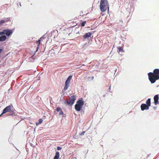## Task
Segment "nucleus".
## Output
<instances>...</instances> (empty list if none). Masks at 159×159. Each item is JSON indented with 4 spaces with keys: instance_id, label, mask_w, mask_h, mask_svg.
I'll use <instances>...</instances> for the list:
<instances>
[{
    "instance_id": "f257e3e1",
    "label": "nucleus",
    "mask_w": 159,
    "mask_h": 159,
    "mask_svg": "<svg viewBox=\"0 0 159 159\" xmlns=\"http://www.w3.org/2000/svg\"><path fill=\"white\" fill-rule=\"evenodd\" d=\"M154 73L149 72L148 73V78L151 83H155L156 80L159 79V69H156L154 70Z\"/></svg>"
},
{
    "instance_id": "f03ea898",
    "label": "nucleus",
    "mask_w": 159,
    "mask_h": 159,
    "mask_svg": "<svg viewBox=\"0 0 159 159\" xmlns=\"http://www.w3.org/2000/svg\"><path fill=\"white\" fill-rule=\"evenodd\" d=\"M109 7L107 0H101L100 2V8L101 11L103 12H105Z\"/></svg>"
},
{
    "instance_id": "7ed1b4c3",
    "label": "nucleus",
    "mask_w": 159,
    "mask_h": 159,
    "mask_svg": "<svg viewBox=\"0 0 159 159\" xmlns=\"http://www.w3.org/2000/svg\"><path fill=\"white\" fill-rule=\"evenodd\" d=\"M76 95H73L70 98V100L69 101L67 100L65 101L64 103L65 104H67L69 106L72 105L74 103L75 100L76 99Z\"/></svg>"
},
{
    "instance_id": "20e7f679",
    "label": "nucleus",
    "mask_w": 159,
    "mask_h": 159,
    "mask_svg": "<svg viewBox=\"0 0 159 159\" xmlns=\"http://www.w3.org/2000/svg\"><path fill=\"white\" fill-rule=\"evenodd\" d=\"M72 76H70L66 80L65 84V86L64 87V90L65 91L66 90L68 87L69 86V84L70 82V80L72 78Z\"/></svg>"
},
{
    "instance_id": "39448f33",
    "label": "nucleus",
    "mask_w": 159,
    "mask_h": 159,
    "mask_svg": "<svg viewBox=\"0 0 159 159\" xmlns=\"http://www.w3.org/2000/svg\"><path fill=\"white\" fill-rule=\"evenodd\" d=\"M11 109V107L10 106H8L7 107L5 108L3 110V111L2 112V114L1 115L7 112L10 111V113H11V111H10Z\"/></svg>"
},
{
    "instance_id": "423d86ee",
    "label": "nucleus",
    "mask_w": 159,
    "mask_h": 159,
    "mask_svg": "<svg viewBox=\"0 0 159 159\" xmlns=\"http://www.w3.org/2000/svg\"><path fill=\"white\" fill-rule=\"evenodd\" d=\"M141 109L142 111L144 110H147L149 109V107L145 104H142L141 106Z\"/></svg>"
},
{
    "instance_id": "0eeeda50",
    "label": "nucleus",
    "mask_w": 159,
    "mask_h": 159,
    "mask_svg": "<svg viewBox=\"0 0 159 159\" xmlns=\"http://www.w3.org/2000/svg\"><path fill=\"white\" fill-rule=\"evenodd\" d=\"M5 34L7 36H10L12 33L11 30L8 29L5 30Z\"/></svg>"
},
{
    "instance_id": "6e6552de",
    "label": "nucleus",
    "mask_w": 159,
    "mask_h": 159,
    "mask_svg": "<svg viewBox=\"0 0 159 159\" xmlns=\"http://www.w3.org/2000/svg\"><path fill=\"white\" fill-rule=\"evenodd\" d=\"M84 102L82 100H79L77 102V104L82 107L84 104Z\"/></svg>"
},
{
    "instance_id": "1a4fd4ad",
    "label": "nucleus",
    "mask_w": 159,
    "mask_h": 159,
    "mask_svg": "<svg viewBox=\"0 0 159 159\" xmlns=\"http://www.w3.org/2000/svg\"><path fill=\"white\" fill-rule=\"evenodd\" d=\"M75 109L77 111H80L81 110V108L82 107L77 104L75 105Z\"/></svg>"
},
{
    "instance_id": "9d476101",
    "label": "nucleus",
    "mask_w": 159,
    "mask_h": 159,
    "mask_svg": "<svg viewBox=\"0 0 159 159\" xmlns=\"http://www.w3.org/2000/svg\"><path fill=\"white\" fill-rule=\"evenodd\" d=\"M92 35V33L90 32H88L85 34V35L83 36L84 39H86L88 38L91 36Z\"/></svg>"
},
{
    "instance_id": "9b49d317",
    "label": "nucleus",
    "mask_w": 159,
    "mask_h": 159,
    "mask_svg": "<svg viewBox=\"0 0 159 159\" xmlns=\"http://www.w3.org/2000/svg\"><path fill=\"white\" fill-rule=\"evenodd\" d=\"M7 39V37L5 35H2L0 37V41H5Z\"/></svg>"
},
{
    "instance_id": "f8f14e48",
    "label": "nucleus",
    "mask_w": 159,
    "mask_h": 159,
    "mask_svg": "<svg viewBox=\"0 0 159 159\" xmlns=\"http://www.w3.org/2000/svg\"><path fill=\"white\" fill-rule=\"evenodd\" d=\"M151 99L148 98L146 102V103L147 104V105L149 107L151 105V102H150Z\"/></svg>"
},
{
    "instance_id": "ddd939ff",
    "label": "nucleus",
    "mask_w": 159,
    "mask_h": 159,
    "mask_svg": "<svg viewBox=\"0 0 159 159\" xmlns=\"http://www.w3.org/2000/svg\"><path fill=\"white\" fill-rule=\"evenodd\" d=\"M59 157V152H56V155L54 157V159H58Z\"/></svg>"
},
{
    "instance_id": "4468645a",
    "label": "nucleus",
    "mask_w": 159,
    "mask_h": 159,
    "mask_svg": "<svg viewBox=\"0 0 159 159\" xmlns=\"http://www.w3.org/2000/svg\"><path fill=\"white\" fill-rule=\"evenodd\" d=\"M159 99L158 95H156L154 97V100L158 101Z\"/></svg>"
},
{
    "instance_id": "2eb2a0df",
    "label": "nucleus",
    "mask_w": 159,
    "mask_h": 159,
    "mask_svg": "<svg viewBox=\"0 0 159 159\" xmlns=\"http://www.w3.org/2000/svg\"><path fill=\"white\" fill-rule=\"evenodd\" d=\"M3 34H5V30H3L2 31L0 32V35H2Z\"/></svg>"
},
{
    "instance_id": "dca6fc26",
    "label": "nucleus",
    "mask_w": 159,
    "mask_h": 159,
    "mask_svg": "<svg viewBox=\"0 0 159 159\" xmlns=\"http://www.w3.org/2000/svg\"><path fill=\"white\" fill-rule=\"evenodd\" d=\"M86 23V21H84L83 22H82V23L81 24V26H84L85 25Z\"/></svg>"
},
{
    "instance_id": "f3484780",
    "label": "nucleus",
    "mask_w": 159,
    "mask_h": 159,
    "mask_svg": "<svg viewBox=\"0 0 159 159\" xmlns=\"http://www.w3.org/2000/svg\"><path fill=\"white\" fill-rule=\"evenodd\" d=\"M5 22V20H2L0 22V25H1L2 24Z\"/></svg>"
},
{
    "instance_id": "a211bd4d",
    "label": "nucleus",
    "mask_w": 159,
    "mask_h": 159,
    "mask_svg": "<svg viewBox=\"0 0 159 159\" xmlns=\"http://www.w3.org/2000/svg\"><path fill=\"white\" fill-rule=\"evenodd\" d=\"M43 121V120L42 119H39V124H41L42 123Z\"/></svg>"
},
{
    "instance_id": "6ab92c4d",
    "label": "nucleus",
    "mask_w": 159,
    "mask_h": 159,
    "mask_svg": "<svg viewBox=\"0 0 159 159\" xmlns=\"http://www.w3.org/2000/svg\"><path fill=\"white\" fill-rule=\"evenodd\" d=\"M61 110V108L60 107H58L56 109V110L57 111H60Z\"/></svg>"
},
{
    "instance_id": "aec40b11",
    "label": "nucleus",
    "mask_w": 159,
    "mask_h": 159,
    "mask_svg": "<svg viewBox=\"0 0 159 159\" xmlns=\"http://www.w3.org/2000/svg\"><path fill=\"white\" fill-rule=\"evenodd\" d=\"M121 50H122V48L121 47H118V52H120L121 51Z\"/></svg>"
},
{
    "instance_id": "412c9836",
    "label": "nucleus",
    "mask_w": 159,
    "mask_h": 159,
    "mask_svg": "<svg viewBox=\"0 0 159 159\" xmlns=\"http://www.w3.org/2000/svg\"><path fill=\"white\" fill-rule=\"evenodd\" d=\"M154 104H155V105H157V104H158L159 103V102L158 101H156V100H154Z\"/></svg>"
},
{
    "instance_id": "4be33fe9",
    "label": "nucleus",
    "mask_w": 159,
    "mask_h": 159,
    "mask_svg": "<svg viewBox=\"0 0 159 159\" xmlns=\"http://www.w3.org/2000/svg\"><path fill=\"white\" fill-rule=\"evenodd\" d=\"M40 41H41V40L40 39H39V40H38V41H37V43H38V46H39V45H40Z\"/></svg>"
},
{
    "instance_id": "5701e85b",
    "label": "nucleus",
    "mask_w": 159,
    "mask_h": 159,
    "mask_svg": "<svg viewBox=\"0 0 159 159\" xmlns=\"http://www.w3.org/2000/svg\"><path fill=\"white\" fill-rule=\"evenodd\" d=\"M62 114H63V112H62V110H61L60 111V112L59 113V115H62Z\"/></svg>"
},
{
    "instance_id": "b1692460",
    "label": "nucleus",
    "mask_w": 159,
    "mask_h": 159,
    "mask_svg": "<svg viewBox=\"0 0 159 159\" xmlns=\"http://www.w3.org/2000/svg\"><path fill=\"white\" fill-rule=\"evenodd\" d=\"M57 149L58 150H61V147H57Z\"/></svg>"
},
{
    "instance_id": "393cba45",
    "label": "nucleus",
    "mask_w": 159,
    "mask_h": 159,
    "mask_svg": "<svg viewBox=\"0 0 159 159\" xmlns=\"http://www.w3.org/2000/svg\"><path fill=\"white\" fill-rule=\"evenodd\" d=\"M84 133H85V132H83L81 134H80L81 135H84Z\"/></svg>"
},
{
    "instance_id": "a878e982",
    "label": "nucleus",
    "mask_w": 159,
    "mask_h": 159,
    "mask_svg": "<svg viewBox=\"0 0 159 159\" xmlns=\"http://www.w3.org/2000/svg\"><path fill=\"white\" fill-rule=\"evenodd\" d=\"M2 49H0V54L2 52Z\"/></svg>"
},
{
    "instance_id": "bb28decb",
    "label": "nucleus",
    "mask_w": 159,
    "mask_h": 159,
    "mask_svg": "<svg viewBox=\"0 0 159 159\" xmlns=\"http://www.w3.org/2000/svg\"><path fill=\"white\" fill-rule=\"evenodd\" d=\"M42 38V37H41V38H40V39H41Z\"/></svg>"
},
{
    "instance_id": "cd10ccee",
    "label": "nucleus",
    "mask_w": 159,
    "mask_h": 159,
    "mask_svg": "<svg viewBox=\"0 0 159 159\" xmlns=\"http://www.w3.org/2000/svg\"><path fill=\"white\" fill-rule=\"evenodd\" d=\"M12 114H13L11 113V114H10V115H12Z\"/></svg>"
},
{
    "instance_id": "c85d7f7f",
    "label": "nucleus",
    "mask_w": 159,
    "mask_h": 159,
    "mask_svg": "<svg viewBox=\"0 0 159 159\" xmlns=\"http://www.w3.org/2000/svg\"><path fill=\"white\" fill-rule=\"evenodd\" d=\"M20 6H21V3H20Z\"/></svg>"
},
{
    "instance_id": "c756f323",
    "label": "nucleus",
    "mask_w": 159,
    "mask_h": 159,
    "mask_svg": "<svg viewBox=\"0 0 159 159\" xmlns=\"http://www.w3.org/2000/svg\"><path fill=\"white\" fill-rule=\"evenodd\" d=\"M38 48H37V50L38 49Z\"/></svg>"
}]
</instances>
